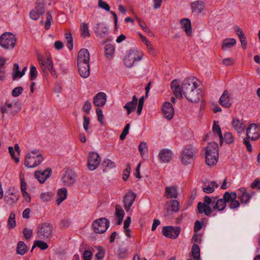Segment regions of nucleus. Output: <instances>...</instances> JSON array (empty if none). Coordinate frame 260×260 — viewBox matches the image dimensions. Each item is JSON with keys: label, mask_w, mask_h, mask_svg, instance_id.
<instances>
[{"label": "nucleus", "mask_w": 260, "mask_h": 260, "mask_svg": "<svg viewBox=\"0 0 260 260\" xmlns=\"http://www.w3.org/2000/svg\"><path fill=\"white\" fill-rule=\"evenodd\" d=\"M226 203L223 199H218V197H210L206 196L204 198V202H199L197 205L199 214H204L209 217L213 210L223 211L226 207Z\"/></svg>", "instance_id": "nucleus-1"}, {"label": "nucleus", "mask_w": 260, "mask_h": 260, "mask_svg": "<svg viewBox=\"0 0 260 260\" xmlns=\"http://www.w3.org/2000/svg\"><path fill=\"white\" fill-rule=\"evenodd\" d=\"M218 145L215 142L209 143L206 147L205 161L209 166L215 165L218 159Z\"/></svg>", "instance_id": "nucleus-2"}, {"label": "nucleus", "mask_w": 260, "mask_h": 260, "mask_svg": "<svg viewBox=\"0 0 260 260\" xmlns=\"http://www.w3.org/2000/svg\"><path fill=\"white\" fill-rule=\"evenodd\" d=\"M44 158L38 150H34L27 153L24 165L27 168H35L40 165Z\"/></svg>", "instance_id": "nucleus-3"}, {"label": "nucleus", "mask_w": 260, "mask_h": 260, "mask_svg": "<svg viewBox=\"0 0 260 260\" xmlns=\"http://www.w3.org/2000/svg\"><path fill=\"white\" fill-rule=\"evenodd\" d=\"M53 230V226L51 223H42L37 226L36 233L39 239L46 240L52 237Z\"/></svg>", "instance_id": "nucleus-4"}, {"label": "nucleus", "mask_w": 260, "mask_h": 260, "mask_svg": "<svg viewBox=\"0 0 260 260\" xmlns=\"http://www.w3.org/2000/svg\"><path fill=\"white\" fill-rule=\"evenodd\" d=\"M15 35L10 32L3 33L0 37V45L5 49H13L16 44Z\"/></svg>", "instance_id": "nucleus-5"}, {"label": "nucleus", "mask_w": 260, "mask_h": 260, "mask_svg": "<svg viewBox=\"0 0 260 260\" xmlns=\"http://www.w3.org/2000/svg\"><path fill=\"white\" fill-rule=\"evenodd\" d=\"M196 151L191 146H186L181 152V160L184 165L191 164L196 157Z\"/></svg>", "instance_id": "nucleus-6"}, {"label": "nucleus", "mask_w": 260, "mask_h": 260, "mask_svg": "<svg viewBox=\"0 0 260 260\" xmlns=\"http://www.w3.org/2000/svg\"><path fill=\"white\" fill-rule=\"evenodd\" d=\"M109 220L104 217L96 219L92 223L94 232L99 234L105 233L109 227Z\"/></svg>", "instance_id": "nucleus-7"}, {"label": "nucleus", "mask_w": 260, "mask_h": 260, "mask_svg": "<svg viewBox=\"0 0 260 260\" xmlns=\"http://www.w3.org/2000/svg\"><path fill=\"white\" fill-rule=\"evenodd\" d=\"M37 59L43 72L45 73L48 70L52 75H56L53 62L50 56H47L46 58H43L41 56L38 55Z\"/></svg>", "instance_id": "nucleus-8"}, {"label": "nucleus", "mask_w": 260, "mask_h": 260, "mask_svg": "<svg viewBox=\"0 0 260 260\" xmlns=\"http://www.w3.org/2000/svg\"><path fill=\"white\" fill-rule=\"evenodd\" d=\"M45 11L44 0H37L36 6L29 13L30 17L35 20L39 19L40 16Z\"/></svg>", "instance_id": "nucleus-9"}, {"label": "nucleus", "mask_w": 260, "mask_h": 260, "mask_svg": "<svg viewBox=\"0 0 260 260\" xmlns=\"http://www.w3.org/2000/svg\"><path fill=\"white\" fill-rule=\"evenodd\" d=\"M142 59V56L139 55L137 50H129L124 59V63L127 68H131L136 61H139Z\"/></svg>", "instance_id": "nucleus-10"}, {"label": "nucleus", "mask_w": 260, "mask_h": 260, "mask_svg": "<svg viewBox=\"0 0 260 260\" xmlns=\"http://www.w3.org/2000/svg\"><path fill=\"white\" fill-rule=\"evenodd\" d=\"M197 79L194 77H191L185 79L182 84V91L184 96L192 90L197 88L198 84L197 83Z\"/></svg>", "instance_id": "nucleus-11"}, {"label": "nucleus", "mask_w": 260, "mask_h": 260, "mask_svg": "<svg viewBox=\"0 0 260 260\" xmlns=\"http://www.w3.org/2000/svg\"><path fill=\"white\" fill-rule=\"evenodd\" d=\"M181 232L179 226H164L162 230V234L166 237L176 239L178 237Z\"/></svg>", "instance_id": "nucleus-12"}, {"label": "nucleus", "mask_w": 260, "mask_h": 260, "mask_svg": "<svg viewBox=\"0 0 260 260\" xmlns=\"http://www.w3.org/2000/svg\"><path fill=\"white\" fill-rule=\"evenodd\" d=\"M101 162L100 155L96 152H90L89 154L87 166L89 170H94L97 168Z\"/></svg>", "instance_id": "nucleus-13"}, {"label": "nucleus", "mask_w": 260, "mask_h": 260, "mask_svg": "<svg viewBox=\"0 0 260 260\" xmlns=\"http://www.w3.org/2000/svg\"><path fill=\"white\" fill-rule=\"evenodd\" d=\"M94 32L96 36L100 38H105L109 34V28L106 24L98 23L93 28Z\"/></svg>", "instance_id": "nucleus-14"}, {"label": "nucleus", "mask_w": 260, "mask_h": 260, "mask_svg": "<svg viewBox=\"0 0 260 260\" xmlns=\"http://www.w3.org/2000/svg\"><path fill=\"white\" fill-rule=\"evenodd\" d=\"M76 175L72 170H68L61 178V181L64 185L69 186L74 183Z\"/></svg>", "instance_id": "nucleus-15"}, {"label": "nucleus", "mask_w": 260, "mask_h": 260, "mask_svg": "<svg viewBox=\"0 0 260 260\" xmlns=\"http://www.w3.org/2000/svg\"><path fill=\"white\" fill-rule=\"evenodd\" d=\"M136 198V194L132 190L128 191L124 196L123 202L125 209L128 211L133 204Z\"/></svg>", "instance_id": "nucleus-16"}, {"label": "nucleus", "mask_w": 260, "mask_h": 260, "mask_svg": "<svg viewBox=\"0 0 260 260\" xmlns=\"http://www.w3.org/2000/svg\"><path fill=\"white\" fill-rule=\"evenodd\" d=\"M52 170L48 168L43 171H36L35 173V176L38 181L42 183H44L51 175Z\"/></svg>", "instance_id": "nucleus-17"}, {"label": "nucleus", "mask_w": 260, "mask_h": 260, "mask_svg": "<svg viewBox=\"0 0 260 260\" xmlns=\"http://www.w3.org/2000/svg\"><path fill=\"white\" fill-rule=\"evenodd\" d=\"M90 55L87 49H81L78 53L77 63H89Z\"/></svg>", "instance_id": "nucleus-18"}, {"label": "nucleus", "mask_w": 260, "mask_h": 260, "mask_svg": "<svg viewBox=\"0 0 260 260\" xmlns=\"http://www.w3.org/2000/svg\"><path fill=\"white\" fill-rule=\"evenodd\" d=\"M190 8L192 13L199 14L205 9L204 3L201 0H197L190 3Z\"/></svg>", "instance_id": "nucleus-19"}, {"label": "nucleus", "mask_w": 260, "mask_h": 260, "mask_svg": "<svg viewBox=\"0 0 260 260\" xmlns=\"http://www.w3.org/2000/svg\"><path fill=\"white\" fill-rule=\"evenodd\" d=\"M164 116L168 119H171L174 114V110L170 102H166L162 108Z\"/></svg>", "instance_id": "nucleus-20"}, {"label": "nucleus", "mask_w": 260, "mask_h": 260, "mask_svg": "<svg viewBox=\"0 0 260 260\" xmlns=\"http://www.w3.org/2000/svg\"><path fill=\"white\" fill-rule=\"evenodd\" d=\"M106 93L100 92L94 96L93 102L95 106L102 107L106 104Z\"/></svg>", "instance_id": "nucleus-21"}, {"label": "nucleus", "mask_w": 260, "mask_h": 260, "mask_svg": "<svg viewBox=\"0 0 260 260\" xmlns=\"http://www.w3.org/2000/svg\"><path fill=\"white\" fill-rule=\"evenodd\" d=\"M77 66L78 72L82 77L87 78L89 76V63H77Z\"/></svg>", "instance_id": "nucleus-22"}, {"label": "nucleus", "mask_w": 260, "mask_h": 260, "mask_svg": "<svg viewBox=\"0 0 260 260\" xmlns=\"http://www.w3.org/2000/svg\"><path fill=\"white\" fill-rule=\"evenodd\" d=\"M171 87L173 91L174 94L176 98L182 99V86H180L177 80H174L171 83Z\"/></svg>", "instance_id": "nucleus-23"}, {"label": "nucleus", "mask_w": 260, "mask_h": 260, "mask_svg": "<svg viewBox=\"0 0 260 260\" xmlns=\"http://www.w3.org/2000/svg\"><path fill=\"white\" fill-rule=\"evenodd\" d=\"M219 102L221 106L225 108H229L231 106V98L227 90L223 91L219 99Z\"/></svg>", "instance_id": "nucleus-24"}, {"label": "nucleus", "mask_w": 260, "mask_h": 260, "mask_svg": "<svg viewBox=\"0 0 260 260\" xmlns=\"http://www.w3.org/2000/svg\"><path fill=\"white\" fill-rule=\"evenodd\" d=\"M18 199V192H11L10 189L6 191L4 196V200L7 204H13L17 202Z\"/></svg>", "instance_id": "nucleus-25"}, {"label": "nucleus", "mask_w": 260, "mask_h": 260, "mask_svg": "<svg viewBox=\"0 0 260 260\" xmlns=\"http://www.w3.org/2000/svg\"><path fill=\"white\" fill-rule=\"evenodd\" d=\"M172 151L168 149H163L160 151L158 157L162 162H168L171 159Z\"/></svg>", "instance_id": "nucleus-26"}, {"label": "nucleus", "mask_w": 260, "mask_h": 260, "mask_svg": "<svg viewBox=\"0 0 260 260\" xmlns=\"http://www.w3.org/2000/svg\"><path fill=\"white\" fill-rule=\"evenodd\" d=\"M185 98L189 102L192 103H197L200 100V93L199 89L195 88L192 91L188 92L185 95Z\"/></svg>", "instance_id": "nucleus-27"}, {"label": "nucleus", "mask_w": 260, "mask_h": 260, "mask_svg": "<svg viewBox=\"0 0 260 260\" xmlns=\"http://www.w3.org/2000/svg\"><path fill=\"white\" fill-rule=\"evenodd\" d=\"M255 127V124L252 123L250 124L246 129V136L247 137L244 139L243 143L246 146L247 149L248 151L251 152L252 150V146L250 143L249 139H250V133L251 129L253 127Z\"/></svg>", "instance_id": "nucleus-28"}, {"label": "nucleus", "mask_w": 260, "mask_h": 260, "mask_svg": "<svg viewBox=\"0 0 260 260\" xmlns=\"http://www.w3.org/2000/svg\"><path fill=\"white\" fill-rule=\"evenodd\" d=\"M232 125L234 129L238 133L243 132L246 127L245 124L236 118L233 119Z\"/></svg>", "instance_id": "nucleus-29"}, {"label": "nucleus", "mask_w": 260, "mask_h": 260, "mask_svg": "<svg viewBox=\"0 0 260 260\" xmlns=\"http://www.w3.org/2000/svg\"><path fill=\"white\" fill-rule=\"evenodd\" d=\"M5 105L8 109L10 110V113L13 115L18 113L21 110L20 103L18 102H16L14 103H6Z\"/></svg>", "instance_id": "nucleus-30"}, {"label": "nucleus", "mask_w": 260, "mask_h": 260, "mask_svg": "<svg viewBox=\"0 0 260 260\" xmlns=\"http://www.w3.org/2000/svg\"><path fill=\"white\" fill-rule=\"evenodd\" d=\"M165 196L168 199L176 198L178 196L176 187L174 186H167L165 188Z\"/></svg>", "instance_id": "nucleus-31"}, {"label": "nucleus", "mask_w": 260, "mask_h": 260, "mask_svg": "<svg viewBox=\"0 0 260 260\" xmlns=\"http://www.w3.org/2000/svg\"><path fill=\"white\" fill-rule=\"evenodd\" d=\"M115 217L117 220L116 224L117 225L121 224L123 217L124 215V212L122 208L119 206H116V211H115Z\"/></svg>", "instance_id": "nucleus-32"}, {"label": "nucleus", "mask_w": 260, "mask_h": 260, "mask_svg": "<svg viewBox=\"0 0 260 260\" xmlns=\"http://www.w3.org/2000/svg\"><path fill=\"white\" fill-rule=\"evenodd\" d=\"M180 24L186 34L189 36L191 33L190 20L188 18H183L180 20Z\"/></svg>", "instance_id": "nucleus-33"}, {"label": "nucleus", "mask_w": 260, "mask_h": 260, "mask_svg": "<svg viewBox=\"0 0 260 260\" xmlns=\"http://www.w3.org/2000/svg\"><path fill=\"white\" fill-rule=\"evenodd\" d=\"M67 197V191L66 189L60 188L57 191L56 203L58 205L64 200Z\"/></svg>", "instance_id": "nucleus-34"}, {"label": "nucleus", "mask_w": 260, "mask_h": 260, "mask_svg": "<svg viewBox=\"0 0 260 260\" xmlns=\"http://www.w3.org/2000/svg\"><path fill=\"white\" fill-rule=\"evenodd\" d=\"M242 194L239 197V199L242 203L246 204L250 199V195L246 191L245 188H242L240 189Z\"/></svg>", "instance_id": "nucleus-35"}, {"label": "nucleus", "mask_w": 260, "mask_h": 260, "mask_svg": "<svg viewBox=\"0 0 260 260\" xmlns=\"http://www.w3.org/2000/svg\"><path fill=\"white\" fill-rule=\"evenodd\" d=\"M212 131L214 134H217L219 139L220 144L222 145L223 142V137L221 134V128L218 124H216V122L214 121L213 127Z\"/></svg>", "instance_id": "nucleus-36"}, {"label": "nucleus", "mask_w": 260, "mask_h": 260, "mask_svg": "<svg viewBox=\"0 0 260 260\" xmlns=\"http://www.w3.org/2000/svg\"><path fill=\"white\" fill-rule=\"evenodd\" d=\"M236 43V41L235 39H226L223 40L221 47L223 49H225L231 48L232 46L235 45Z\"/></svg>", "instance_id": "nucleus-37"}, {"label": "nucleus", "mask_w": 260, "mask_h": 260, "mask_svg": "<svg viewBox=\"0 0 260 260\" xmlns=\"http://www.w3.org/2000/svg\"><path fill=\"white\" fill-rule=\"evenodd\" d=\"M16 225L15 220V214L13 212H11L8 218L7 227L9 229L14 228Z\"/></svg>", "instance_id": "nucleus-38"}, {"label": "nucleus", "mask_w": 260, "mask_h": 260, "mask_svg": "<svg viewBox=\"0 0 260 260\" xmlns=\"http://www.w3.org/2000/svg\"><path fill=\"white\" fill-rule=\"evenodd\" d=\"M191 255L195 259L200 257V249L198 245L194 244L191 248Z\"/></svg>", "instance_id": "nucleus-39"}, {"label": "nucleus", "mask_w": 260, "mask_h": 260, "mask_svg": "<svg viewBox=\"0 0 260 260\" xmlns=\"http://www.w3.org/2000/svg\"><path fill=\"white\" fill-rule=\"evenodd\" d=\"M27 247L25 244L22 241L18 243L17 247V253L21 255H24L26 252Z\"/></svg>", "instance_id": "nucleus-40"}, {"label": "nucleus", "mask_w": 260, "mask_h": 260, "mask_svg": "<svg viewBox=\"0 0 260 260\" xmlns=\"http://www.w3.org/2000/svg\"><path fill=\"white\" fill-rule=\"evenodd\" d=\"M115 52V47L114 45L109 44L105 47V53L107 57H111Z\"/></svg>", "instance_id": "nucleus-41"}, {"label": "nucleus", "mask_w": 260, "mask_h": 260, "mask_svg": "<svg viewBox=\"0 0 260 260\" xmlns=\"http://www.w3.org/2000/svg\"><path fill=\"white\" fill-rule=\"evenodd\" d=\"M237 198V194L235 192L230 193L228 191H226L223 196V200L225 201V203L231 202L234 199Z\"/></svg>", "instance_id": "nucleus-42"}, {"label": "nucleus", "mask_w": 260, "mask_h": 260, "mask_svg": "<svg viewBox=\"0 0 260 260\" xmlns=\"http://www.w3.org/2000/svg\"><path fill=\"white\" fill-rule=\"evenodd\" d=\"M36 247H38L40 248L41 250H45L48 247V245L46 242H45L43 241L36 240L34 242L33 246L31 249V251Z\"/></svg>", "instance_id": "nucleus-43"}, {"label": "nucleus", "mask_w": 260, "mask_h": 260, "mask_svg": "<svg viewBox=\"0 0 260 260\" xmlns=\"http://www.w3.org/2000/svg\"><path fill=\"white\" fill-rule=\"evenodd\" d=\"M137 104L131 102H127L124 106V108L126 110L127 115L136 110Z\"/></svg>", "instance_id": "nucleus-44"}, {"label": "nucleus", "mask_w": 260, "mask_h": 260, "mask_svg": "<svg viewBox=\"0 0 260 260\" xmlns=\"http://www.w3.org/2000/svg\"><path fill=\"white\" fill-rule=\"evenodd\" d=\"M65 38L67 40V46L70 50H72L73 48V38L71 33H66Z\"/></svg>", "instance_id": "nucleus-45"}, {"label": "nucleus", "mask_w": 260, "mask_h": 260, "mask_svg": "<svg viewBox=\"0 0 260 260\" xmlns=\"http://www.w3.org/2000/svg\"><path fill=\"white\" fill-rule=\"evenodd\" d=\"M80 30L81 31V36L83 37H88L90 36L88 25L86 23H83L81 25Z\"/></svg>", "instance_id": "nucleus-46"}, {"label": "nucleus", "mask_w": 260, "mask_h": 260, "mask_svg": "<svg viewBox=\"0 0 260 260\" xmlns=\"http://www.w3.org/2000/svg\"><path fill=\"white\" fill-rule=\"evenodd\" d=\"M223 137V141H225L226 143L228 144H232L234 141V138L233 136L232 133L227 132L224 134Z\"/></svg>", "instance_id": "nucleus-47"}, {"label": "nucleus", "mask_w": 260, "mask_h": 260, "mask_svg": "<svg viewBox=\"0 0 260 260\" xmlns=\"http://www.w3.org/2000/svg\"><path fill=\"white\" fill-rule=\"evenodd\" d=\"M53 193L51 192H42L40 194V198L43 202H48L51 200Z\"/></svg>", "instance_id": "nucleus-48"}, {"label": "nucleus", "mask_w": 260, "mask_h": 260, "mask_svg": "<svg viewBox=\"0 0 260 260\" xmlns=\"http://www.w3.org/2000/svg\"><path fill=\"white\" fill-rule=\"evenodd\" d=\"M29 74V79L31 81L35 80L38 76V72L37 69L33 65L30 66Z\"/></svg>", "instance_id": "nucleus-49"}, {"label": "nucleus", "mask_w": 260, "mask_h": 260, "mask_svg": "<svg viewBox=\"0 0 260 260\" xmlns=\"http://www.w3.org/2000/svg\"><path fill=\"white\" fill-rule=\"evenodd\" d=\"M103 167L106 168H113L116 167V164L114 161H111L109 159H106L104 160L102 164Z\"/></svg>", "instance_id": "nucleus-50"}, {"label": "nucleus", "mask_w": 260, "mask_h": 260, "mask_svg": "<svg viewBox=\"0 0 260 260\" xmlns=\"http://www.w3.org/2000/svg\"><path fill=\"white\" fill-rule=\"evenodd\" d=\"M47 15V19L45 23V28L47 30L49 29L50 28L51 26V21L52 19V17L51 15V12L48 11L46 13Z\"/></svg>", "instance_id": "nucleus-51"}, {"label": "nucleus", "mask_w": 260, "mask_h": 260, "mask_svg": "<svg viewBox=\"0 0 260 260\" xmlns=\"http://www.w3.org/2000/svg\"><path fill=\"white\" fill-rule=\"evenodd\" d=\"M98 6L100 8L105 10L106 11L109 12L110 11V7L109 5L102 0H99Z\"/></svg>", "instance_id": "nucleus-52"}, {"label": "nucleus", "mask_w": 260, "mask_h": 260, "mask_svg": "<svg viewBox=\"0 0 260 260\" xmlns=\"http://www.w3.org/2000/svg\"><path fill=\"white\" fill-rule=\"evenodd\" d=\"M172 211L176 212L179 210V203L176 200H172L171 201Z\"/></svg>", "instance_id": "nucleus-53"}, {"label": "nucleus", "mask_w": 260, "mask_h": 260, "mask_svg": "<svg viewBox=\"0 0 260 260\" xmlns=\"http://www.w3.org/2000/svg\"><path fill=\"white\" fill-rule=\"evenodd\" d=\"M138 108H137V113L140 115L142 112L143 107L144 105V96H142L138 101Z\"/></svg>", "instance_id": "nucleus-54"}, {"label": "nucleus", "mask_w": 260, "mask_h": 260, "mask_svg": "<svg viewBox=\"0 0 260 260\" xmlns=\"http://www.w3.org/2000/svg\"><path fill=\"white\" fill-rule=\"evenodd\" d=\"M139 150L141 155H143L145 152L147 151L146 143L145 142H141L139 145Z\"/></svg>", "instance_id": "nucleus-55"}, {"label": "nucleus", "mask_w": 260, "mask_h": 260, "mask_svg": "<svg viewBox=\"0 0 260 260\" xmlns=\"http://www.w3.org/2000/svg\"><path fill=\"white\" fill-rule=\"evenodd\" d=\"M23 88L21 86L17 87L14 88L12 91V95L14 97L18 96L22 92Z\"/></svg>", "instance_id": "nucleus-56"}, {"label": "nucleus", "mask_w": 260, "mask_h": 260, "mask_svg": "<svg viewBox=\"0 0 260 260\" xmlns=\"http://www.w3.org/2000/svg\"><path fill=\"white\" fill-rule=\"evenodd\" d=\"M254 127V132L253 133V135L250 136V139L252 140H256L258 139V138L260 136V132H259V129H257V125L255 124V127Z\"/></svg>", "instance_id": "nucleus-57"}, {"label": "nucleus", "mask_w": 260, "mask_h": 260, "mask_svg": "<svg viewBox=\"0 0 260 260\" xmlns=\"http://www.w3.org/2000/svg\"><path fill=\"white\" fill-rule=\"evenodd\" d=\"M91 108V103L88 101H86L83 106L82 109L86 113L89 114Z\"/></svg>", "instance_id": "nucleus-58"}, {"label": "nucleus", "mask_w": 260, "mask_h": 260, "mask_svg": "<svg viewBox=\"0 0 260 260\" xmlns=\"http://www.w3.org/2000/svg\"><path fill=\"white\" fill-rule=\"evenodd\" d=\"M23 233L24 236L26 239H29L32 237V230L31 229L25 228L23 230Z\"/></svg>", "instance_id": "nucleus-59"}, {"label": "nucleus", "mask_w": 260, "mask_h": 260, "mask_svg": "<svg viewBox=\"0 0 260 260\" xmlns=\"http://www.w3.org/2000/svg\"><path fill=\"white\" fill-rule=\"evenodd\" d=\"M96 113L98 116V120L99 122H100L101 123H103V119H104V115L103 114V112L101 109L98 108L96 109Z\"/></svg>", "instance_id": "nucleus-60"}, {"label": "nucleus", "mask_w": 260, "mask_h": 260, "mask_svg": "<svg viewBox=\"0 0 260 260\" xmlns=\"http://www.w3.org/2000/svg\"><path fill=\"white\" fill-rule=\"evenodd\" d=\"M105 255L104 250L101 248V247H99L98 249V252L95 254V257L98 260L102 259Z\"/></svg>", "instance_id": "nucleus-61"}, {"label": "nucleus", "mask_w": 260, "mask_h": 260, "mask_svg": "<svg viewBox=\"0 0 260 260\" xmlns=\"http://www.w3.org/2000/svg\"><path fill=\"white\" fill-rule=\"evenodd\" d=\"M8 149L11 157L15 160L16 163H18L19 161V158L18 157L15 156V152L13 147L10 146L9 147Z\"/></svg>", "instance_id": "nucleus-62"}, {"label": "nucleus", "mask_w": 260, "mask_h": 260, "mask_svg": "<svg viewBox=\"0 0 260 260\" xmlns=\"http://www.w3.org/2000/svg\"><path fill=\"white\" fill-rule=\"evenodd\" d=\"M131 222V218L130 216H127L124 222V229L126 232H130L128 229Z\"/></svg>", "instance_id": "nucleus-63"}, {"label": "nucleus", "mask_w": 260, "mask_h": 260, "mask_svg": "<svg viewBox=\"0 0 260 260\" xmlns=\"http://www.w3.org/2000/svg\"><path fill=\"white\" fill-rule=\"evenodd\" d=\"M203 190L206 193H211L214 191L215 189L209 183L208 185H205L203 188Z\"/></svg>", "instance_id": "nucleus-64"}]
</instances>
